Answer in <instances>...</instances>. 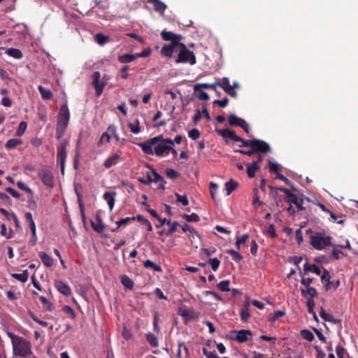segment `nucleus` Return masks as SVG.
<instances>
[{"instance_id": "nucleus-10", "label": "nucleus", "mask_w": 358, "mask_h": 358, "mask_svg": "<svg viewBox=\"0 0 358 358\" xmlns=\"http://www.w3.org/2000/svg\"><path fill=\"white\" fill-rule=\"evenodd\" d=\"M24 219L28 224L29 227L31 229L32 237L30 239V243L32 245H35L37 242V238H36V224L33 219L32 214L31 213H26L24 215Z\"/></svg>"}, {"instance_id": "nucleus-24", "label": "nucleus", "mask_w": 358, "mask_h": 358, "mask_svg": "<svg viewBox=\"0 0 358 358\" xmlns=\"http://www.w3.org/2000/svg\"><path fill=\"white\" fill-rule=\"evenodd\" d=\"M238 187V182L230 179L229 181L225 183L226 195L229 196L231 193L234 191Z\"/></svg>"}, {"instance_id": "nucleus-28", "label": "nucleus", "mask_w": 358, "mask_h": 358, "mask_svg": "<svg viewBox=\"0 0 358 358\" xmlns=\"http://www.w3.org/2000/svg\"><path fill=\"white\" fill-rule=\"evenodd\" d=\"M260 169L257 163L248 164H247V173L250 178H252L255 176V172Z\"/></svg>"}, {"instance_id": "nucleus-45", "label": "nucleus", "mask_w": 358, "mask_h": 358, "mask_svg": "<svg viewBox=\"0 0 358 358\" xmlns=\"http://www.w3.org/2000/svg\"><path fill=\"white\" fill-rule=\"evenodd\" d=\"M301 335L304 339L308 341H312L314 339V335L313 333L307 329L302 330L301 331Z\"/></svg>"}, {"instance_id": "nucleus-36", "label": "nucleus", "mask_w": 358, "mask_h": 358, "mask_svg": "<svg viewBox=\"0 0 358 358\" xmlns=\"http://www.w3.org/2000/svg\"><path fill=\"white\" fill-rule=\"evenodd\" d=\"M136 217V220H138V222H141L142 224H143V225H146L147 227V231H152V224H150V222H149V220L146 218H145L143 215H138Z\"/></svg>"}, {"instance_id": "nucleus-33", "label": "nucleus", "mask_w": 358, "mask_h": 358, "mask_svg": "<svg viewBox=\"0 0 358 358\" xmlns=\"http://www.w3.org/2000/svg\"><path fill=\"white\" fill-rule=\"evenodd\" d=\"M143 266L146 268H151L155 271L161 272L162 271V267L159 265L155 264L150 259L143 262Z\"/></svg>"}, {"instance_id": "nucleus-25", "label": "nucleus", "mask_w": 358, "mask_h": 358, "mask_svg": "<svg viewBox=\"0 0 358 358\" xmlns=\"http://www.w3.org/2000/svg\"><path fill=\"white\" fill-rule=\"evenodd\" d=\"M145 338L150 346L153 348L158 347L159 341L158 338L157 337L156 335L151 332H148V334H145Z\"/></svg>"}, {"instance_id": "nucleus-52", "label": "nucleus", "mask_w": 358, "mask_h": 358, "mask_svg": "<svg viewBox=\"0 0 358 358\" xmlns=\"http://www.w3.org/2000/svg\"><path fill=\"white\" fill-rule=\"evenodd\" d=\"M215 85H217V86L221 87L224 90V87L226 88L230 85L229 79L227 77H224L222 79L221 81L220 80L216 81Z\"/></svg>"}, {"instance_id": "nucleus-63", "label": "nucleus", "mask_w": 358, "mask_h": 358, "mask_svg": "<svg viewBox=\"0 0 358 358\" xmlns=\"http://www.w3.org/2000/svg\"><path fill=\"white\" fill-rule=\"evenodd\" d=\"M110 141V136L108 134V132H104L101 135V138H100V139L99 141L98 144L100 145L102 143H103L104 142L109 143Z\"/></svg>"}, {"instance_id": "nucleus-58", "label": "nucleus", "mask_w": 358, "mask_h": 358, "mask_svg": "<svg viewBox=\"0 0 358 358\" xmlns=\"http://www.w3.org/2000/svg\"><path fill=\"white\" fill-rule=\"evenodd\" d=\"M169 225H170V228L166 232L167 236H171L176 231L177 227L179 226V223L176 221L173 222H171V224H169Z\"/></svg>"}, {"instance_id": "nucleus-50", "label": "nucleus", "mask_w": 358, "mask_h": 358, "mask_svg": "<svg viewBox=\"0 0 358 358\" xmlns=\"http://www.w3.org/2000/svg\"><path fill=\"white\" fill-rule=\"evenodd\" d=\"M138 180L141 184H143L145 185H150V183L152 182V178L151 177V175L148 172H147L146 178H138Z\"/></svg>"}, {"instance_id": "nucleus-17", "label": "nucleus", "mask_w": 358, "mask_h": 358, "mask_svg": "<svg viewBox=\"0 0 358 358\" xmlns=\"http://www.w3.org/2000/svg\"><path fill=\"white\" fill-rule=\"evenodd\" d=\"M147 3H152L154 7V10L159 13L162 15H164L167 8V6L160 0H147Z\"/></svg>"}, {"instance_id": "nucleus-40", "label": "nucleus", "mask_w": 358, "mask_h": 358, "mask_svg": "<svg viewBox=\"0 0 358 358\" xmlns=\"http://www.w3.org/2000/svg\"><path fill=\"white\" fill-rule=\"evenodd\" d=\"M22 141L19 139L12 138L8 140L6 143V148L7 149H13L15 148L17 145L21 144Z\"/></svg>"}, {"instance_id": "nucleus-5", "label": "nucleus", "mask_w": 358, "mask_h": 358, "mask_svg": "<svg viewBox=\"0 0 358 358\" xmlns=\"http://www.w3.org/2000/svg\"><path fill=\"white\" fill-rule=\"evenodd\" d=\"M68 144L69 141L66 139H64L57 147V162L60 164L62 174L64 173V166L67 155L66 147Z\"/></svg>"}, {"instance_id": "nucleus-18", "label": "nucleus", "mask_w": 358, "mask_h": 358, "mask_svg": "<svg viewBox=\"0 0 358 358\" xmlns=\"http://www.w3.org/2000/svg\"><path fill=\"white\" fill-rule=\"evenodd\" d=\"M120 154H113V155L108 157L107 159L104 162V166L107 169L112 167L113 166L117 164L120 162Z\"/></svg>"}, {"instance_id": "nucleus-61", "label": "nucleus", "mask_w": 358, "mask_h": 358, "mask_svg": "<svg viewBox=\"0 0 358 358\" xmlns=\"http://www.w3.org/2000/svg\"><path fill=\"white\" fill-rule=\"evenodd\" d=\"M196 92H198L197 97L199 99L203 101H207L209 99V95L208 94L207 92L201 90V89Z\"/></svg>"}, {"instance_id": "nucleus-19", "label": "nucleus", "mask_w": 358, "mask_h": 358, "mask_svg": "<svg viewBox=\"0 0 358 358\" xmlns=\"http://www.w3.org/2000/svg\"><path fill=\"white\" fill-rule=\"evenodd\" d=\"M320 316L325 321L331 322L333 324H340L341 320L335 318L332 315H330L324 310L323 308H320V311L319 313Z\"/></svg>"}, {"instance_id": "nucleus-53", "label": "nucleus", "mask_w": 358, "mask_h": 358, "mask_svg": "<svg viewBox=\"0 0 358 358\" xmlns=\"http://www.w3.org/2000/svg\"><path fill=\"white\" fill-rule=\"evenodd\" d=\"M152 173L154 176V178H152V182H162L164 183H166L164 178L159 174L155 169H152Z\"/></svg>"}, {"instance_id": "nucleus-30", "label": "nucleus", "mask_w": 358, "mask_h": 358, "mask_svg": "<svg viewBox=\"0 0 358 358\" xmlns=\"http://www.w3.org/2000/svg\"><path fill=\"white\" fill-rule=\"evenodd\" d=\"M38 90L41 97L45 100H50L52 98V93L50 90L45 89L43 86H38Z\"/></svg>"}, {"instance_id": "nucleus-49", "label": "nucleus", "mask_w": 358, "mask_h": 358, "mask_svg": "<svg viewBox=\"0 0 358 358\" xmlns=\"http://www.w3.org/2000/svg\"><path fill=\"white\" fill-rule=\"evenodd\" d=\"M135 220H136L135 217H127L125 218H122V219L118 220L117 222H116V225H117V228H120L121 226L125 225V224H128L130 221H131V220L133 221Z\"/></svg>"}, {"instance_id": "nucleus-8", "label": "nucleus", "mask_w": 358, "mask_h": 358, "mask_svg": "<svg viewBox=\"0 0 358 358\" xmlns=\"http://www.w3.org/2000/svg\"><path fill=\"white\" fill-rule=\"evenodd\" d=\"M70 119V112L66 104L61 106L59 112L57 116V124L68 126Z\"/></svg>"}, {"instance_id": "nucleus-46", "label": "nucleus", "mask_w": 358, "mask_h": 358, "mask_svg": "<svg viewBox=\"0 0 358 358\" xmlns=\"http://www.w3.org/2000/svg\"><path fill=\"white\" fill-rule=\"evenodd\" d=\"M175 195L177 198V202L181 203L184 206L189 205V201L186 195H180L178 193H175Z\"/></svg>"}, {"instance_id": "nucleus-35", "label": "nucleus", "mask_w": 358, "mask_h": 358, "mask_svg": "<svg viewBox=\"0 0 358 358\" xmlns=\"http://www.w3.org/2000/svg\"><path fill=\"white\" fill-rule=\"evenodd\" d=\"M217 85H215V83L212 84L208 83H199L194 85V90L198 91L199 89L204 88V89H212L214 91H216V87Z\"/></svg>"}, {"instance_id": "nucleus-22", "label": "nucleus", "mask_w": 358, "mask_h": 358, "mask_svg": "<svg viewBox=\"0 0 358 358\" xmlns=\"http://www.w3.org/2000/svg\"><path fill=\"white\" fill-rule=\"evenodd\" d=\"M115 192H106L103 194V199L107 201L109 208L111 210L115 205Z\"/></svg>"}, {"instance_id": "nucleus-20", "label": "nucleus", "mask_w": 358, "mask_h": 358, "mask_svg": "<svg viewBox=\"0 0 358 358\" xmlns=\"http://www.w3.org/2000/svg\"><path fill=\"white\" fill-rule=\"evenodd\" d=\"M321 281L323 284H324V288L326 291L331 289L330 274L327 269H324V271L321 275Z\"/></svg>"}, {"instance_id": "nucleus-29", "label": "nucleus", "mask_w": 358, "mask_h": 358, "mask_svg": "<svg viewBox=\"0 0 358 358\" xmlns=\"http://www.w3.org/2000/svg\"><path fill=\"white\" fill-rule=\"evenodd\" d=\"M121 282L123 286L129 290L133 289L134 283L132 280L127 275H123L121 276Z\"/></svg>"}, {"instance_id": "nucleus-6", "label": "nucleus", "mask_w": 358, "mask_h": 358, "mask_svg": "<svg viewBox=\"0 0 358 358\" xmlns=\"http://www.w3.org/2000/svg\"><path fill=\"white\" fill-rule=\"evenodd\" d=\"M228 122L230 126H238L242 128L248 134L250 133V126L246 121L241 117H237L234 114L228 115Z\"/></svg>"}, {"instance_id": "nucleus-51", "label": "nucleus", "mask_w": 358, "mask_h": 358, "mask_svg": "<svg viewBox=\"0 0 358 358\" xmlns=\"http://www.w3.org/2000/svg\"><path fill=\"white\" fill-rule=\"evenodd\" d=\"M159 314L157 312H155L153 316V326H154V330L159 333L160 331V327L159 326Z\"/></svg>"}, {"instance_id": "nucleus-62", "label": "nucleus", "mask_w": 358, "mask_h": 358, "mask_svg": "<svg viewBox=\"0 0 358 358\" xmlns=\"http://www.w3.org/2000/svg\"><path fill=\"white\" fill-rule=\"evenodd\" d=\"M62 310L64 313H65L68 315H70L72 318H74L76 317V314H75L73 309L69 306H67V305L64 306L62 307Z\"/></svg>"}, {"instance_id": "nucleus-21", "label": "nucleus", "mask_w": 358, "mask_h": 358, "mask_svg": "<svg viewBox=\"0 0 358 358\" xmlns=\"http://www.w3.org/2000/svg\"><path fill=\"white\" fill-rule=\"evenodd\" d=\"M306 289H301V294L307 299H313L317 295V290L312 287H305Z\"/></svg>"}, {"instance_id": "nucleus-32", "label": "nucleus", "mask_w": 358, "mask_h": 358, "mask_svg": "<svg viewBox=\"0 0 358 358\" xmlns=\"http://www.w3.org/2000/svg\"><path fill=\"white\" fill-rule=\"evenodd\" d=\"M137 55H131V54H125L120 55L118 57V61L120 63H129L131 62L137 58Z\"/></svg>"}, {"instance_id": "nucleus-14", "label": "nucleus", "mask_w": 358, "mask_h": 358, "mask_svg": "<svg viewBox=\"0 0 358 358\" xmlns=\"http://www.w3.org/2000/svg\"><path fill=\"white\" fill-rule=\"evenodd\" d=\"M234 332L236 333V335L233 339L241 343L248 341L249 337L252 336L251 331L247 329L234 331Z\"/></svg>"}, {"instance_id": "nucleus-27", "label": "nucleus", "mask_w": 358, "mask_h": 358, "mask_svg": "<svg viewBox=\"0 0 358 358\" xmlns=\"http://www.w3.org/2000/svg\"><path fill=\"white\" fill-rule=\"evenodd\" d=\"M39 257L43 263L44 264V265H45L46 266L50 267L53 265L52 258L47 253L44 252H41L39 253Z\"/></svg>"}, {"instance_id": "nucleus-4", "label": "nucleus", "mask_w": 358, "mask_h": 358, "mask_svg": "<svg viewBox=\"0 0 358 358\" xmlns=\"http://www.w3.org/2000/svg\"><path fill=\"white\" fill-rule=\"evenodd\" d=\"M240 147L253 148L256 153H267L271 152V147L266 141L257 138L244 139Z\"/></svg>"}, {"instance_id": "nucleus-42", "label": "nucleus", "mask_w": 358, "mask_h": 358, "mask_svg": "<svg viewBox=\"0 0 358 358\" xmlns=\"http://www.w3.org/2000/svg\"><path fill=\"white\" fill-rule=\"evenodd\" d=\"M66 127V126L57 124L55 136L58 140L64 135Z\"/></svg>"}, {"instance_id": "nucleus-31", "label": "nucleus", "mask_w": 358, "mask_h": 358, "mask_svg": "<svg viewBox=\"0 0 358 358\" xmlns=\"http://www.w3.org/2000/svg\"><path fill=\"white\" fill-rule=\"evenodd\" d=\"M128 127L130 129V131L135 134L141 132L140 122L138 119H135L134 122H129Z\"/></svg>"}, {"instance_id": "nucleus-48", "label": "nucleus", "mask_w": 358, "mask_h": 358, "mask_svg": "<svg viewBox=\"0 0 358 358\" xmlns=\"http://www.w3.org/2000/svg\"><path fill=\"white\" fill-rule=\"evenodd\" d=\"M208 263L210 264L212 269L216 271L220 264V261L217 258H213L208 259Z\"/></svg>"}, {"instance_id": "nucleus-16", "label": "nucleus", "mask_w": 358, "mask_h": 358, "mask_svg": "<svg viewBox=\"0 0 358 358\" xmlns=\"http://www.w3.org/2000/svg\"><path fill=\"white\" fill-rule=\"evenodd\" d=\"M91 226L92 229L97 233L101 234L105 229V224L103 223L100 215H96V222L91 220Z\"/></svg>"}, {"instance_id": "nucleus-26", "label": "nucleus", "mask_w": 358, "mask_h": 358, "mask_svg": "<svg viewBox=\"0 0 358 358\" xmlns=\"http://www.w3.org/2000/svg\"><path fill=\"white\" fill-rule=\"evenodd\" d=\"M303 269L305 272H312L315 273L316 275H319L321 274V271L320 268L316 264H310L308 262H306L303 265Z\"/></svg>"}, {"instance_id": "nucleus-37", "label": "nucleus", "mask_w": 358, "mask_h": 358, "mask_svg": "<svg viewBox=\"0 0 358 358\" xmlns=\"http://www.w3.org/2000/svg\"><path fill=\"white\" fill-rule=\"evenodd\" d=\"M39 300L43 304V307L45 310L51 311L52 310V303H50L45 296H41Z\"/></svg>"}, {"instance_id": "nucleus-2", "label": "nucleus", "mask_w": 358, "mask_h": 358, "mask_svg": "<svg viewBox=\"0 0 358 358\" xmlns=\"http://www.w3.org/2000/svg\"><path fill=\"white\" fill-rule=\"evenodd\" d=\"M138 145L147 155L155 154L157 156L162 157L165 152L172 149L173 141L171 138L164 139L162 136L160 135L152 138L145 142L139 143Z\"/></svg>"}, {"instance_id": "nucleus-60", "label": "nucleus", "mask_w": 358, "mask_h": 358, "mask_svg": "<svg viewBox=\"0 0 358 358\" xmlns=\"http://www.w3.org/2000/svg\"><path fill=\"white\" fill-rule=\"evenodd\" d=\"M224 91L234 98L237 97V93L234 90V87H232L231 85L226 88L224 87Z\"/></svg>"}, {"instance_id": "nucleus-9", "label": "nucleus", "mask_w": 358, "mask_h": 358, "mask_svg": "<svg viewBox=\"0 0 358 358\" xmlns=\"http://www.w3.org/2000/svg\"><path fill=\"white\" fill-rule=\"evenodd\" d=\"M215 131L220 136H221L223 138H224V141H225V142L227 143H228L227 138H230V139L233 140L235 142H241V143H243V141L244 140V138H241L240 136L236 135V133L234 131L230 130L229 129H217L215 130Z\"/></svg>"}, {"instance_id": "nucleus-56", "label": "nucleus", "mask_w": 358, "mask_h": 358, "mask_svg": "<svg viewBox=\"0 0 358 358\" xmlns=\"http://www.w3.org/2000/svg\"><path fill=\"white\" fill-rule=\"evenodd\" d=\"M166 175L169 178L171 179H176L178 177L179 174L178 173L172 169H168L166 170Z\"/></svg>"}, {"instance_id": "nucleus-1", "label": "nucleus", "mask_w": 358, "mask_h": 358, "mask_svg": "<svg viewBox=\"0 0 358 358\" xmlns=\"http://www.w3.org/2000/svg\"><path fill=\"white\" fill-rule=\"evenodd\" d=\"M161 36L164 41H171L169 44L164 45L162 47L161 50L162 55L170 58L176 52L178 54L175 59L176 63L189 64L190 65H194L196 63L194 52L189 50L185 44L180 42L183 38L181 35L163 30L161 32Z\"/></svg>"}, {"instance_id": "nucleus-55", "label": "nucleus", "mask_w": 358, "mask_h": 358, "mask_svg": "<svg viewBox=\"0 0 358 358\" xmlns=\"http://www.w3.org/2000/svg\"><path fill=\"white\" fill-rule=\"evenodd\" d=\"M229 103V99L227 97H224L222 100L216 99L213 102L214 105H218L221 108H225Z\"/></svg>"}, {"instance_id": "nucleus-47", "label": "nucleus", "mask_w": 358, "mask_h": 358, "mask_svg": "<svg viewBox=\"0 0 358 358\" xmlns=\"http://www.w3.org/2000/svg\"><path fill=\"white\" fill-rule=\"evenodd\" d=\"M268 170L271 173H275L278 175L280 170V165L277 163H273L271 161L268 162Z\"/></svg>"}, {"instance_id": "nucleus-38", "label": "nucleus", "mask_w": 358, "mask_h": 358, "mask_svg": "<svg viewBox=\"0 0 358 358\" xmlns=\"http://www.w3.org/2000/svg\"><path fill=\"white\" fill-rule=\"evenodd\" d=\"M95 40L99 45H103L106 42L108 41L109 37L107 36H105L104 34L101 33H98L95 35Z\"/></svg>"}, {"instance_id": "nucleus-41", "label": "nucleus", "mask_w": 358, "mask_h": 358, "mask_svg": "<svg viewBox=\"0 0 358 358\" xmlns=\"http://www.w3.org/2000/svg\"><path fill=\"white\" fill-rule=\"evenodd\" d=\"M183 217L185 219V220L187 222H197L200 220L199 216L195 213H192L190 215L184 214Z\"/></svg>"}, {"instance_id": "nucleus-13", "label": "nucleus", "mask_w": 358, "mask_h": 358, "mask_svg": "<svg viewBox=\"0 0 358 358\" xmlns=\"http://www.w3.org/2000/svg\"><path fill=\"white\" fill-rule=\"evenodd\" d=\"M24 193L26 194L27 207L30 210H36L37 203L34 199L31 190L26 185H24Z\"/></svg>"}, {"instance_id": "nucleus-3", "label": "nucleus", "mask_w": 358, "mask_h": 358, "mask_svg": "<svg viewBox=\"0 0 358 358\" xmlns=\"http://www.w3.org/2000/svg\"><path fill=\"white\" fill-rule=\"evenodd\" d=\"M332 239L331 236H326L324 231H316L310 236V245L317 250H322L332 245Z\"/></svg>"}, {"instance_id": "nucleus-23", "label": "nucleus", "mask_w": 358, "mask_h": 358, "mask_svg": "<svg viewBox=\"0 0 358 358\" xmlns=\"http://www.w3.org/2000/svg\"><path fill=\"white\" fill-rule=\"evenodd\" d=\"M249 306V303L248 301L245 302L240 313L241 319L244 322H247L250 317Z\"/></svg>"}, {"instance_id": "nucleus-11", "label": "nucleus", "mask_w": 358, "mask_h": 358, "mask_svg": "<svg viewBox=\"0 0 358 358\" xmlns=\"http://www.w3.org/2000/svg\"><path fill=\"white\" fill-rule=\"evenodd\" d=\"M100 77H101V73H99V71H94L92 74L93 80H92V84L96 90V94L97 96H99L102 94V92L103 91V88L105 87V86L107 84L105 82L101 83L99 81Z\"/></svg>"}, {"instance_id": "nucleus-43", "label": "nucleus", "mask_w": 358, "mask_h": 358, "mask_svg": "<svg viewBox=\"0 0 358 358\" xmlns=\"http://www.w3.org/2000/svg\"><path fill=\"white\" fill-rule=\"evenodd\" d=\"M249 238V236L248 234H243L241 236L237 237L236 241V246L238 250H240L241 248V244L245 243Z\"/></svg>"}, {"instance_id": "nucleus-15", "label": "nucleus", "mask_w": 358, "mask_h": 358, "mask_svg": "<svg viewBox=\"0 0 358 358\" xmlns=\"http://www.w3.org/2000/svg\"><path fill=\"white\" fill-rule=\"evenodd\" d=\"M54 285L57 290L65 296H69L71 294V287L62 280H55Z\"/></svg>"}, {"instance_id": "nucleus-12", "label": "nucleus", "mask_w": 358, "mask_h": 358, "mask_svg": "<svg viewBox=\"0 0 358 358\" xmlns=\"http://www.w3.org/2000/svg\"><path fill=\"white\" fill-rule=\"evenodd\" d=\"M38 176L45 186L49 188L54 187V176L50 171L42 170L40 171Z\"/></svg>"}, {"instance_id": "nucleus-54", "label": "nucleus", "mask_w": 358, "mask_h": 358, "mask_svg": "<svg viewBox=\"0 0 358 358\" xmlns=\"http://www.w3.org/2000/svg\"><path fill=\"white\" fill-rule=\"evenodd\" d=\"M332 246H334V249L332 250V252H331V257L335 259V260H337L339 259V255L341 254V255H344L343 252L338 250L339 248H336V245L335 244H333L332 243Z\"/></svg>"}, {"instance_id": "nucleus-44", "label": "nucleus", "mask_w": 358, "mask_h": 358, "mask_svg": "<svg viewBox=\"0 0 358 358\" xmlns=\"http://www.w3.org/2000/svg\"><path fill=\"white\" fill-rule=\"evenodd\" d=\"M229 284L230 282L228 280H222L221 281L218 285V288L222 290V292H229L230 291L229 289Z\"/></svg>"}, {"instance_id": "nucleus-34", "label": "nucleus", "mask_w": 358, "mask_h": 358, "mask_svg": "<svg viewBox=\"0 0 358 358\" xmlns=\"http://www.w3.org/2000/svg\"><path fill=\"white\" fill-rule=\"evenodd\" d=\"M6 53L9 56L15 58V59H20L22 57V54L19 49L16 48H8L6 50Z\"/></svg>"}, {"instance_id": "nucleus-7", "label": "nucleus", "mask_w": 358, "mask_h": 358, "mask_svg": "<svg viewBox=\"0 0 358 358\" xmlns=\"http://www.w3.org/2000/svg\"><path fill=\"white\" fill-rule=\"evenodd\" d=\"M13 345V351L15 356L22 357V340L20 337L14 335L13 333H8Z\"/></svg>"}, {"instance_id": "nucleus-64", "label": "nucleus", "mask_w": 358, "mask_h": 358, "mask_svg": "<svg viewBox=\"0 0 358 358\" xmlns=\"http://www.w3.org/2000/svg\"><path fill=\"white\" fill-rule=\"evenodd\" d=\"M295 239L299 245H300L303 243V234H302V231H301V229H296V234H295Z\"/></svg>"}, {"instance_id": "nucleus-57", "label": "nucleus", "mask_w": 358, "mask_h": 358, "mask_svg": "<svg viewBox=\"0 0 358 358\" xmlns=\"http://www.w3.org/2000/svg\"><path fill=\"white\" fill-rule=\"evenodd\" d=\"M107 131H108V132H110L113 136V137L116 139L117 141H118L120 140L119 136L117 133V127L115 125H113V124L110 125L107 128Z\"/></svg>"}, {"instance_id": "nucleus-39", "label": "nucleus", "mask_w": 358, "mask_h": 358, "mask_svg": "<svg viewBox=\"0 0 358 358\" xmlns=\"http://www.w3.org/2000/svg\"><path fill=\"white\" fill-rule=\"evenodd\" d=\"M227 253L229 254L232 257L233 260L236 262L243 259V256L239 252L233 249L227 250Z\"/></svg>"}, {"instance_id": "nucleus-59", "label": "nucleus", "mask_w": 358, "mask_h": 358, "mask_svg": "<svg viewBox=\"0 0 358 358\" xmlns=\"http://www.w3.org/2000/svg\"><path fill=\"white\" fill-rule=\"evenodd\" d=\"M188 136L193 140H196L200 136V132L197 129H192L188 132Z\"/></svg>"}]
</instances>
